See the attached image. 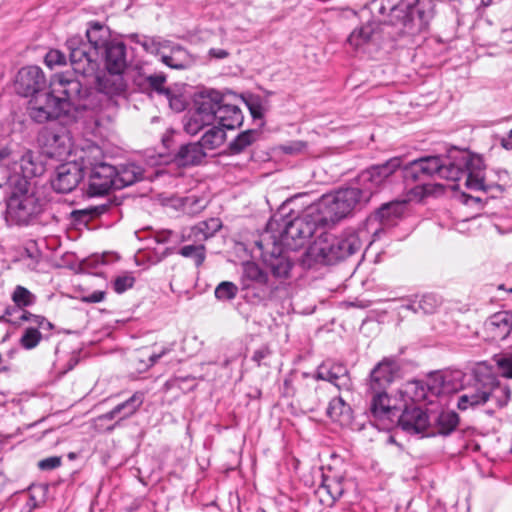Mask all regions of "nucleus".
<instances>
[{
	"label": "nucleus",
	"instance_id": "e433bc0d",
	"mask_svg": "<svg viewBox=\"0 0 512 512\" xmlns=\"http://www.w3.org/2000/svg\"><path fill=\"white\" fill-rule=\"evenodd\" d=\"M165 82L166 75L163 73L151 74L143 79H135V84L143 92H156L159 95H164L169 98L171 90L164 86Z\"/></svg>",
	"mask_w": 512,
	"mask_h": 512
},
{
	"label": "nucleus",
	"instance_id": "bb28decb",
	"mask_svg": "<svg viewBox=\"0 0 512 512\" xmlns=\"http://www.w3.org/2000/svg\"><path fill=\"white\" fill-rule=\"evenodd\" d=\"M484 384L488 394V401L495 402L498 408L508 404L511 398V389L507 384L502 383L492 375L484 377Z\"/></svg>",
	"mask_w": 512,
	"mask_h": 512
},
{
	"label": "nucleus",
	"instance_id": "cd10ccee",
	"mask_svg": "<svg viewBox=\"0 0 512 512\" xmlns=\"http://www.w3.org/2000/svg\"><path fill=\"white\" fill-rule=\"evenodd\" d=\"M68 137L65 133H58L51 129H45L40 133V143L49 149L50 156H61L69 151L67 146Z\"/></svg>",
	"mask_w": 512,
	"mask_h": 512
},
{
	"label": "nucleus",
	"instance_id": "603ef678",
	"mask_svg": "<svg viewBox=\"0 0 512 512\" xmlns=\"http://www.w3.org/2000/svg\"><path fill=\"white\" fill-rule=\"evenodd\" d=\"M135 278L130 274L121 275L113 281V289L116 293L121 294L133 287Z\"/></svg>",
	"mask_w": 512,
	"mask_h": 512
},
{
	"label": "nucleus",
	"instance_id": "0eeeda50",
	"mask_svg": "<svg viewBox=\"0 0 512 512\" xmlns=\"http://www.w3.org/2000/svg\"><path fill=\"white\" fill-rule=\"evenodd\" d=\"M63 77L67 78V72L55 75L50 83V90H44L30 99L28 115L34 122L43 124L59 120L64 124H71L68 97L56 91Z\"/></svg>",
	"mask_w": 512,
	"mask_h": 512
},
{
	"label": "nucleus",
	"instance_id": "e2e57ef3",
	"mask_svg": "<svg viewBox=\"0 0 512 512\" xmlns=\"http://www.w3.org/2000/svg\"><path fill=\"white\" fill-rule=\"evenodd\" d=\"M137 42L139 44H141L142 47L147 52L156 53V54L159 52L158 44L156 43L155 39H153V38L144 37L143 41L137 40Z\"/></svg>",
	"mask_w": 512,
	"mask_h": 512
},
{
	"label": "nucleus",
	"instance_id": "864d4df0",
	"mask_svg": "<svg viewBox=\"0 0 512 512\" xmlns=\"http://www.w3.org/2000/svg\"><path fill=\"white\" fill-rule=\"evenodd\" d=\"M496 363L502 376L512 379V353L500 355L496 359Z\"/></svg>",
	"mask_w": 512,
	"mask_h": 512
},
{
	"label": "nucleus",
	"instance_id": "20e7f679",
	"mask_svg": "<svg viewBox=\"0 0 512 512\" xmlns=\"http://www.w3.org/2000/svg\"><path fill=\"white\" fill-rule=\"evenodd\" d=\"M399 365L394 358H383L369 373L365 382V394L369 399V411L374 419L397 416V407L391 405L388 388L394 381Z\"/></svg>",
	"mask_w": 512,
	"mask_h": 512
},
{
	"label": "nucleus",
	"instance_id": "a18cd8bd",
	"mask_svg": "<svg viewBox=\"0 0 512 512\" xmlns=\"http://www.w3.org/2000/svg\"><path fill=\"white\" fill-rule=\"evenodd\" d=\"M222 222L219 218H210L206 221L199 222L195 227L192 228L195 236L201 234L204 239L212 237L220 228Z\"/></svg>",
	"mask_w": 512,
	"mask_h": 512
},
{
	"label": "nucleus",
	"instance_id": "7ed1b4c3",
	"mask_svg": "<svg viewBox=\"0 0 512 512\" xmlns=\"http://www.w3.org/2000/svg\"><path fill=\"white\" fill-rule=\"evenodd\" d=\"M6 198L5 221L9 226L27 227L36 224L48 201L31 183L16 177L9 186Z\"/></svg>",
	"mask_w": 512,
	"mask_h": 512
},
{
	"label": "nucleus",
	"instance_id": "f257e3e1",
	"mask_svg": "<svg viewBox=\"0 0 512 512\" xmlns=\"http://www.w3.org/2000/svg\"><path fill=\"white\" fill-rule=\"evenodd\" d=\"M399 166V158H390L381 164L372 165L348 186L340 188L334 194L322 196L316 209L323 214L325 226L335 224L354 210L366 206L374 194L386 187Z\"/></svg>",
	"mask_w": 512,
	"mask_h": 512
},
{
	"label": "nucleus",
	"instance_id": "473e14b6",
	"mask_svg": "<svg viewBox=\"0 0 512 512\" xmlns=\"http://www.w3.org/2000/svg\"><path fill=\"white\" fill-rule=\"evenodd\" d=\"M261 136L258 129H248L239 133L227 146L225 154L238 155L247 151Z\"/></svg>",
	"mask_w": 512,
	"mask_h": 512
},
{
	"label": "nucleus",
	"instance_id": "c9c22d12",
	"mask_svg": "<svg viewBox=\"0 0 512 512\" xmlns=\"http://www.w3.org/2000/svg\"><path fill=\"white\" fill-rule=\"evenodd\" d=\"M87 44L100 55V51L109 44V29L100 22H90L86 30Z\"/></svg>",
	"mask_w": 512,
	"mask_h": 512
},
{
	"label": "nucleus",
	"instance_id": "c03bdc74",
	"mask_svg": "<svg viewBox=\"0 0 512 512\" xmlns=\"http://www.w3.org/2000/svg\"><path fill=\"white\" fill-rule=\"evenodd\" d=\"M11 299L19 309L32 306L36 302V296L21 285L15 287Z\"/></svg>",
	"mask_w": 512,
	"mask_h": 512
},
{
	"label": "nucleus",
	"instance_id": "680f3d73",
	"mask_svg": "<svg viewBox=\"0 0 512 512\" xmlns=\"http://www.w3.org/2000/svg\"><path fill=\"white\" fill-rule=\"evenodd\" d=\"M417 298L416 295L408 297L406 299L402 300V304L400 305L401 310H408L415 314H418V308H417Z\"/></svg>",
	"mask_w": 512,
	"mask_h": 512
},
{
	"label": "nucleus",
	"instance_id": "0e129e2a",
	"mask_svg": "<svg viewBox=\"0 0 512 512\" xmlns=\"http://www.w3.org/2000/svg\"><path fill=\"white\" fill-rule=\"evenodd\" d=\"M19 308L17 307H7L5 309L4 315L0 316V322H7L15 326L20 325V321L17 319L7 318V316H11L14 312H18Z\"/></svg>",
	"mask_w": 512,
	"mask_h": 512
},
{
	"label": "nucleus",
	"instance_id": "13d9d810",
	"mask_svg": "<svg viewBox=\"0 0 512 512\" xmlns=\"http://www.w3.org/2000/svg\"><path fill=\"white\" fill-rule=\"evenodd\" d=\"M245 103L253 119L263 118V106L260 98L250 97L248 100L245 101Z\"/></svg>",
	"mask_w": 512,
	"mask_h": 512
},
{
	"label": "nucleus",
	"instance_id": "5701e85b",
	"mask_svg": "<svg viewBox=\"0 0 512 512\" xmlns=\"http://www.w3.org/2000/svg\"><path fill=\"white\" fill-rule=\"evenodd\" d=\"M170 161L178 167L199 165L206 157V152L198 142L181 144L178 149L169 153Z\"/></svg>",
	"mask_w": 512,
	"mask_h": 512
},
{
	"label": "nucleus",
	"instance_id": "2eb2a0df",
	"mask_svg": "<svg viewBox=\"0 0 512 512\" xmlns=\"http://www.w3.org/2000/svg\"><path fill=\"white\" fill-rule=\"evenodd\" d=\"M448 157L452 158V163L459 166L460 159L465 158L467 163L461 168V174L459 175L460 180L462 177H466L465 185L470 190H482L484 177L481 175L483 169V161L480 157L473 156L467 151L455 150L450 153Z\"/></svg>",
	"mask_w": 512,
	"mask_h": 512
},
{
	"label": "nucleus",
	"instance_id": "052dcab7",
	"mask_svg": "<svg viewBox=\"0 0 512 512\" xmlns=\"http://www.w3.org/2000/svg\"><path fill=\"white\" fill-rule=\"evenodd\" d=\"M17 321H20V323L22 321L30 322V323L34 324L35 327H37L38 322L43 321V316L35 315L29 311L22 310L20 316L17 318Z\"/></svg>",
	"mask_w": 512,
	"mask_h": 512
},
{
	"label": "nucleus",
	"instance_id": "f03ea898",
	"mask_svg": "<svg viewBox=\"0 0 512 512\" xmlns=\"http://www.w3.org/2000/svg\"><path fill=\"white\" fill-rule=\"evenodd\" d=\"M325 227L323 214L316 207L309 208L301 216L292 217L281 211L275 213L266 225V235L285 246L287 250H297L311 238L317 229Z\"/></svg>",
	"mask_w": 512,
	"mask_h": 512
},
{
	"label": "nucleus",
	"instance_id": "8fccbe9b",
	"mask_svg": "<svg viewBox=\"0 0 512 512\" xmlns=\"http://www.w3.org/2000/svg\"><path fill=\"white\" fill-rule=\"evenodd\" d=\"M41 339L42 334L37 327H28L24 330L19 342L24 349L31 350L39 344Z\"/></svg>",
	"mask_w": 512,
	"mask_h": 512
},
{
	"label": "nucleus",
	"instance_id": "69168bd1",
	"mask_svg": "<svg viewBox=\"0 0 512 512\" xmlns=\"http://www.w3.org/2000/svg\"><path fill=\"white\" fill-rule=\"evenodd\" d=\"M208 55L211 58H215V59H225V58H227L230 55V53L227 50H225V49L211 48L208 51Z\"/></svg>",
	"mask_w": 512,
	"mask_h": 512
},
{
	"label": "nucleus",
	"instance_id": "f8f14e48",
	"mask_svg": "<svg viewBox=\"0 0 512 512\" xmlns=\"http://www.w3.org/2000/svg\"><path fill=\"white\" fill-rule=\"evenodd\" d=\"M384 422V428L397 424L403 431L409 434H420L430 426V416L421 407L414 404L405 405L403 411L392 418L377 419Z\"/></svg>",
	"mask_w": 512,
	"mask_h": 512
},
{
	"label": "nucleus",
	"instance_id": "6e6d98bb",
	"mask_svg": "<svg viewBox=\"0 0 512 512\" xmlns=\"http://www.w3.org/2000/svg\"><path fill=\"white\" fill-rule=\"evenodd\" d=\"M45 64L52 68L56 65H64L66 63V56L63 52L57 49H51L44 58Z\"/></svg>",
	"mask_w": 512,
	"mask_h": 512
},
{
	"label": "nucleus",
	"instance_id": "c756f323",
	"mask_svg": "<svg viewBox=\"0 0 512 512\" xmlns=\"http://www.w3.org/2000/svg\"><path fill=\"white\" fill-rule=\"evenodd\" d=\"M144 402V393L141 391H136L132 396H130L127 400L117 404L115 406L116 411L118 412V420L111 426L107 427L106 430L108 432H112L120 423L133 416L139 408L142 406Z\"/></svg>",
	"mask_w": 512,
	"mask_h": 512
},
{
	"label": "nucleus",
	"instance_id": "aec40b11",
	"mask_svg": "<svg viewBox=\"0 0 512 512\" xmlns=\"http://www.w3.org/2000/svg\"><path fill=\"white\" fill-rule=\"evenodd\" d=\"M109 74H122L127 67V47L122 41L111 40L101 51Z\"/></svg>",
	"mask_w": 512,
	"mask_h": 512
},
{
	"label": "nucleus",
	"instance_id": "f3484780",
	"mask_svg": "<svg viewBox=\"0 0 512 512\" xmlns=\"http://www.w3.org/2000/svg\"><path fill=\"white\" fill-rule=\"evenodd\" d=\"M16 160L20 171L12 173L10 184H13L16 177L30 181L32 178L41 177L46 171V162L39 151L25 148L18 157L16 156Z\"/></svg>",
	"mask_w": 512,
	"mask_h": 512
},
{
	"label": "nucleus",
	"instance_id": "4be33fe9",
	"mask_svg": "<svg viewBox=\"0 0 512 512\" xmlns=\"http://www.w3.org/2000/svg\"><path fill=\"white\" fill-rule=\"evenodd\" d=\"M484 329L493 340H505L512 332V311H499L489 316Z\"/></svg>",
	"mask_w": 512,
	"mask_h": 512
},
{
	"label": "nucleus",
	"instance_id": "79ce46f5",
	"mask_svg": "<svg viewBox=\"0 0 512 512\" xmlns=\"http://www.w3.org/2000/svg\"><path fill=\"white\" fill-rule=\"evenodd\" d=\"M350 412V406L341 397L333 398L326 410L328 417L334 421H342L343 418L348 419Z\"/></svg>",
	"mask_w": 512,
	"mask_h": 512
},
{
	"label": "nucleus",
	"instance_id": "2f4dec72",
	"mask_svg": "<svg viewBox=\"0 0 512 512\" xmlns=\"http://www.w3.org/2000/svg\"><path fill=\"white\" fill-rule=\"evenodd\" d=\"M117 169L115 176L116 189L133 185L143 179L144 169L136 163L122 164Z\"/></svg>",
	"mask_w": 512,
	"mask_h": 512
},
{
	"label": "nucleus",
	"instance_id": "6ab92c4d",
	"mask_svg": "<svg viewBox=\"0 0 512 512\" xmlns=\"http://www.w3.org/2000/svg\"><path fill=\"white\" fill-rule=\"evenodd\" d=\"M383 30L374 21L354 29L347 41L356 50L367 46V52L377 49L383 40Z\"/></svg>",
	"mask_w": 512,
	"mask_h": 512
},
{
	"label": "nucleus",
	"instance_id": "1a4fd4ad",
	"mask_svg": "<svg viewBox=\"0 0 512 512\" xmlns=\"http://www.w3.org/2000/svg\"><path fill=\"white\" fill-rule=\"evenodd\" d=\"M56 91L68 97L71 124L77 122L83 112L101 109L105 99L101 90L83 88L80 80L69 72L67 78L60 80Z\"/></svg>",
	"mask_w": 512,
	"mask_h": 512
},
{
	"label": "nucleus",
	"instance_id": "39448f33",
	"mask_svg": "<svg viewBox=\"0 0 512 512\" xmlns=\"http://www.w3.org/2000/svg\"><path fill=\"white\" fill-rule=\"evenodd\" d=\"M400 159V166L393 173L391 180L386 186L392 184L393 178L400 173L402 180L406 186L413 185L417 182H423L427 178L437 177L449 181H458L461 174V168L466 165L465 158L460 159L459 166L452 163V158L443 155H429L414 159L403 164Z\"/></svg>",
	"mask_w": 512,
	"mask_h": 512
},
{
	"label": "nucleus",
	"instance_id": "09e8293b",
	"mask_svg": "<svg viewBox=\"0 0 512 512\" xmlns=\"http://www.w3.org/2000/svg\"><path fill=\"white\" fill-rule=\"evenodd\" d=\"M238 293V287L236 284L230 281H223L219 283L214 291L216 299L220 301L233 300Z\"/></svg>",
	"mask_w": 512,
	"mask_h": 512
},
{
	"label": "nucleus",
	"instance_id": "49530a36",
	"mask_svg": "<svg viewBox=\"0 0 512 512\" xmlns=\"http://www.w3.org/2000/svg\"><path fill=\"white\" fill-rule=\"evenodd\" d=\"M178 253L185 258H191L194 261L196 267H200L206 258V249L202 244L185 245L180 248Z\"/></svg>",
	"mask_w": 512,
	"mask_h": 512
},
{
	"label": "nucleus",
	"instance_id": "9b49d317",
	"mask_svg": "<svg viewBox=\"0 0 512 512\" xmlns=\"http://www.w3.org/2000/svg\"><path fill=\"white\" fill-rule=\"evenodd\" d=\"M67 49L69 50V59L75 73L80 75H90L98 68V52L90 48V45L83 41L81 37L74 36L67 40Z\"/></svg>",
	"mask_w": 512,
	"mask_h": 512
},
{
	"label": "nucleus",
	"instance_id": "412c9836",
	"mask_svg": "<svg viewBox=\"0 0 512 512\" xmlns=\"http://www.w3.org/2000/svg\"><path fill=\"white\" fill-rule=\"evenodd\" d=\"M225 98L214 89H205L195 95L194 111L206 117V121L214 122L218 114V108L221 107Z\"/></svg>",
	"mask_w": 512,
	"mask_h": 512
},
{
	"label": "nucleus",
	"instance_id": "bf43d9fd",
	"mask_svg": "<svg viewBox=\"0 0 512 512\" xmlns=\"http://www.w3.org/2000/svg\"><path fill=\"white\" fill-rule=\"evenodd\" d=\"M62 463V459L59 456H51L42 459L38 462V468L42 471H51L58 468Z\"/></svg>",
	"mask_w": 512,
	"mask_h": 512
},
{
	"label": "nucleus",
	"instance_id": "6e6552de",
	"mask_svg": "<svg viewBox=\"0 0 512 512\" xmlns=\"http://www.w3.org/2000/svg\"><path fill=\"white\" fill-rule=\"evenodd\" d=\"M361 247V239L354 231L340 236L324 232L309 247L306 257L317 263L332 265L355 254Z\"/></svg>",
	"mask_w": 512,
	"mask_h": 512
},
{
	"label": "nucleus",
	"instance_id": "774afa93",
	"mask_svg": "<svg viewBox=\"0 0 512 512\" xmlns=\"http://www.w3.org/2000/svg\"><path fill=\"white\" fill-rule=\"evenodd\" d=\"M170 351H171L170 347H164L159 352H153L149 356V360L151 362V365H154L160 358H162L164 355H166Z\"/></svg>",
	"mask_w": 512,
	"mask_h": 512
},
{
	"label": "nucleus",
	"instance_id": "393cba45",
	"mask_svg": "<svg viewBox=\"0 0 512 512\" xmlns=\"http://www.w3.org/2000/svg\"><path fill=\"white\" fill-rule=\"evenodd\" d=\"M460 422L459 415L453 410H442L432 419L430 418L431 433L427 436H448L458 427Z\"/></svg>",
	"mask_w": 512,
	"mask_h": 512
},
{
	"label": "nucleus",
	"instance_id": "ddd939ff",
	"mask_svg": "<svg viewBox=\"0 0 512 512\" xmlns=\"http://www.w3.org/2000/svg\"><path fill=\"white\" fill-rule=\"evenodd\" d=\"M115 176H117L115 166L105 162L93 164L88 173L87 193L90 196L108 194L111 189H116Z\"/></svg>",
	"mask_w": 512,
	"mask_h": 512
},
{
	"label": "nucleus",
	"instance_id": "338daca9",
	"mask_svg": "<svg viewBox=\"0 0 512 512\" xmlns=\"http://www.w3.org/2000/svg\"><path fill=\"white\" fill-rule=\"evenodd\" d=\"M105 298L104 291H94L90 295H88L85 300L89 303H99L103 301Z\"/></svg>",
	"mask_w": 512,
	"mask_h": 512
},
{
	"label": "nucleus",
	"instance_id": "3c124183",
	"mask_svg": "<svg viewBox=\"0 0 512 512\" xmlns=\"http://www.w3.org/2000/svg\"><path fill=\"white\" fill-rule=\"evenodd\" d=\"M322 487L334 500L339 499L344 492L341 481L329 477H323Z\"/></svg>",
	"mask_w": 512,
	"mask_h": 512
},
{
	"label": "nucleus",
	"instance_id": "72a5a7b5",
	"mask_svg": "<svg viewBox=\"0 0 512 512\" xmlns=\"http://www.w3.org/2000/svg\"><path fill=\"white\" fill-rule=\"evenodd\" d=\"M242 268L243 273L241 277V284L243 289H248L254 284L259 286L268 285L269 278L267 273L255 262H244Z\"/></svg>",
	"mask_w": 512,
	"mask_h": 512
},
{
	"label": "nucleus",
	"instance_id": "4468645a",
	"mask_svg": "<svg viewBox=\"0 0 512 512\" xmlns=\"http://www.w3.org/2000/svg\"><path fill=\"white\" fill-rule=\"evenodd\" d=\"M15 91L23 97L33 98L47 88V80L43 70L36 65L21 68L15 79Z\"/></svg>",
	"mask_w": 512,
	"mask_h": 512
},
{
	"label": "nucleus",
	"instance_id": "9d476101",
	"mask_svg": "<svg viewBox=\"0 0 512 512\" xmlns=\"http://www.w3.org/2000/svg\"><path fill=\"white\" fill-rule=\"evenodd\" d=\"M261 251V258L265 266L270 270L275 278H287L293 267V262L288 253L284 250L285 246L274 240L264 238L256 242Z\"/></svg>",
	"mask_w": 512,
	"mask_h": 512
},
{
	"label": "nucleus",
	"instance_id": "5fc2aeb1",
	"mask_svg": "<svg viewBox=\"0 0 512 512\" xmlns=\"http://www.w3.org/2000/svg\"><path fill=\"white\" fill-rule=\"evenodd\" d=\"M272 356V351L267 345L261 346L259 349L255 350L252 355V361L256 363L259 367L261 365L269 366L268 360Z\"/></svg>",
	"mask_w": 512,
	"mask_h": 512
},
{
	"label": "nucleus",
	"instance_id": "a878e982",
	"mask_svg": "<svg viewBox=\"0 0 512 512\" xmlns=\"http://www.w3.org/2000/svg\"><path fill=\"white\" fill-rule=\"evenodd\" d=\"M488 402V394L486 393L484 378L477 380L472 388L465 390L459 395L457 400V408L465 411L469 408H475Z\"/></svg>",
	"mask_w": 512,
	"mask_h": 512
},
{
	"label": "nucleus",
	"instance_id": "4d7b16f0",
	"mask_svg": "<svg viewBox=\"0 0 512 512\" xmlns=\"http://www.w3.org/2000/svg\"><path fill=\"white\" fill-rule=\"evenodd\" d=\"M444 374H445V383H443L444 384L443 386L445 388V395L457 391L458 388L461 386V384L459 383L461 373L460 372H456V373L445 372Z\"/></svg>",
	"mask_w": 512,
	"mask_h": 512
},
{
	"label": "nucleus",
	"instance_id": "c85d7f7f",
	"mask_svg": "<svg viewBox=\"0 0 512 512\" xmlns=\"http://www.w3.org/2000/svg\"><path fill=\"white\" fill-rule=\"evenodd\" d=\"M161 61L168 67L176 70H185L195 63L194 57L182 46L175 45L169 54H161Z\"/></svg>",
	"mask_w": 512,
	"mask_h": 512
},
{
	"label": "nucleus",
	"instance_id": "423d86ee",
	"mask_svg": "<svg viewBox=\"0 0 512 512\" xmlns=\"http://www.w3.org/2000/svg\"><path fill=\"white\" fill-rule=\"evenodd\" d=\"M389 23L401 34L416 35L425 30L435 15L433 0H388Z\"/></svg>",
	"mask_w": 512,
	"mask_h": 512
},
{
	"label": "nucleus",
	"instance_id": "dca6fc26",
	"mask_svg": "<svg viewBox=\"0 0 512 512\" xmlns=\"http://www.w3.org/2000/svg\"><path fill=\"white\" fill-rule=\"evenodd\" d=\"M83 177V167L79 163H63L56 168L51 186L57 193L68 194L78 186Z\"/></svg>",
	"mask_w": 512,
	"mask_h": 512
},
{
	"label": "nucleus",
	"instance_id": "a211bd4d",
	"mask_svg": "<svg viewBox=\"0 0 512 512\" xmlns=\"http://www.w3.org/2000/svg\"><path fill=\"white\" fill-rule=\"evenodd\" d=\"M316 380L328 381L338 390L351 391L353 382L347 367L341 363L325 361L320 364L314 375Z\"/></svg>",
	"mask_w": 512,
	"mask_h": 512
},
{
	"label": "nucleus",
	"instance_id": "7c9ffc66",
	"mask_svg": "<svg viewBox=\"0 0 512 512\" xmlns=\"http://www.w3.org/2000/svg\"><path fill=\"white\" fill-rule=\"evenodd\" d=\"M216 119L222 128L232 130L242 125L244 116L237 105L230 104L224 100L221 107L218 108Z\"/></svg>",
	"mask_w": 512,
	"mask_h": 512
},
{
	"label": "nucleus",
	"instance_id": "de8ad7c7",
	"mask_svg": "<svg viewBox=\"0 0 512 512\" xmlns=\"http://www.w3.org/2000/svg\"><path fill=\"white\" fill-rule=\"evenodd\" d=\"M418 313L432 314L438 308L440 301L436 295L427 293L423 295H416Z\"/></svg>",
	"mask_w": 512,
	"mask_h": 512
},
{
	"label": "nucleus",
	"instance_id": "4c0bfd02",
	"mask_svg": "<svg viewBox=\"0 0 512 512\" xmlns=\"http://www.w3.org/2000/svg\"><path fill=\"white\" fill-rule=\"evenodd\" d=\"M16 155L14 154L13 150L8 147L4 146L0 148V188L3 185L10 186V180L12 173L10 172V166L16 165Z\"/></svg>",
	"mask_w": 512,
	"mask_h": 512
},
{
	"label": "nucleus",
	"instance_id": "58836bf2",
	"mask_svg": "<svg viewBox=\"0 0 512 512\" xmlns=\"http://www.w3.org/2000/svg\"><path fill=\"white\" fill-rule=\"evenodd\" d=\"M109 209V204L93 205L83 209L73 210L71 212L72 220L77 224H87L89 221L100 217Z\"/></svg>",
	"mask_w": 512,
	"mask_h": 512
},
{
	"label": "nucleus",
	"instance_id": "a19ab883",
	"mask_svg": "<svg viewBox=\"0 0 512 512\" xmlns=\"http://www.w3.org/2000/svg\"><path fill=\"white\" fill-rule=\"evenodd\" d=\"M99 87L104 95H120L126 90L122 74H110L105 79H99Z\"/></svg>",
	"mask_w": 512,
	"mask_h": 512
},
{
	"label": "nucleus",
	"instance_id": "f704fd0d",
	"mask_svg": "<svg viewBox=\"0 0 512 512\" xmlns=\"http://www.w3.org/2000/svg\"><path fill=\"white\" fill-rule=\"evenodd\" d=\"M445 374L443 372H434L431 373L425 383L423 384L420 381L411 382L408 386L414 387L415 389L421 388L422 393L420 395H416L417 398H426L427 394L424 392V385L427 389V392L433 396H441L445 395Z\"/></svg>",
	"mask_w": 512,
	"mask_h": 512
},
{
	"label": "nucleus",
	"instance_id": "ea45409f",
	"mask_svg": "<svg viewBox=\"0 0 512 512\" xmlns=\"http://www.w3.org/2000/svg\"><path fill=\"white\" fill-rule=\"evenodd\" d=\"M226 139L225 131L217 126L209 128L198 142L203 151L215 150L220 147Z\"/></svg>",
	"mask_w": 512,
	"mask_h": 512
},
{
	"label": "nucleus",
	"instance_id": "37998d69",
	"mask_svg": "<svg viewBox=\"0 0 512 512\" xmlns=\"http://www.w3.org/2000/svg\"><path fill=\"white\" fill-rule=\"evenodd\" d=\"M212 123V121H206V117L193 110L184 123V130L187 134L194 136L205 126H209Z\"/></svg>",
	"mask_w": 512,
	"mask_h": 512
},
{
	"label": "nucleus",
	"instance_id": "b1692460",
	"mask_svg": "<svg viewBox=\"0 0 512 512\" xmlns=\"http://www.w3.org/2000/svg\"><path fill=\"white\" fill-rule=\"evenodd\" d=\"M406 205L403 201H391L382 204L367 219L369 223L378 222L383 228L393 226L403 215Z\"/></svg>",
	"mask_w": 512,
	"mask_h": 512
}]
</instances>
